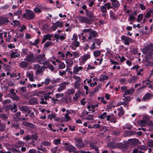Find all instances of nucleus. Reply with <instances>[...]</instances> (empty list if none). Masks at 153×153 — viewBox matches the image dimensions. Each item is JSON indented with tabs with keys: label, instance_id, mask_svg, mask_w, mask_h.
<instances>
[{
	"label": "nucleus",
	"instance_id": "1",
	"mask_svg": "<svg viewBox=\"0 0 153 153\" xmlns=\"http://www.w3.org/2000/svg\"><path fill=\"white\" fill-rule=\"evenodd\" d=\"M26 12L22 15V17L27 20L33 19L35 17L34 13L30 10H26Z\"/></svg>",
	"mask_w": 153,
	"mask_h": 153
},
{
	"label": "nucleus",
	"instance_id": "2",
	"mask_svg": "<svg viewBox=\"0 0 153 153\" xmlns=\"http://www.w3.org/2000/svg\"><path fill=\"white\" fill-rule=\"evenodd\" d=\"M91 58L90 53L85 54L81 56L79 59V63L80 65H82L84 64L86 61Z\"/></svg>",
	"mask_w": 153,
	"mask_h": 153
},
{
	"label": "nucleus",
	"instance_id": "3",
	"mask_svg": "<svg viewBox=\"0 0 153 153\" xmlns=\"http://www.w3.org/2000/svg\"><path fill=\"white\" fill-rule=\"evenodd\" d=\"M153 45L151 43L146 45L142 49V52L144 54H147L150 55L152 54V47Z\"/></svg>",
	"mask_w": 153,
	"mask_h": 153
},
{
	"label": "nucleus",
	"instance_id": "4",
	"mask_svg": "<svg viewBox=\"0 0 153 153\" xmlns=\"http://www.w3.org/2000/svg\"><path fill=\"white\" fill-rule=\"evenodd\" d=\"M78 20L79 22L82 23H86L88 24H90L92 23V20L88 18L82 16H78L77 17Z\"/></svg>",
	"mask_w": 153,
	"mask_h": 153
},
{
	"label": "nucleus",
	"instance_id": "5",
	"mask_svg": "<svg viewBox=\"0 0 153 153\" xmlns=\"http://www.w3.org/2000/svg\"><path fill=\"white\" fill-rule=\"evenodd\" d=\"M42 68H45V67L43 66L41 67L38 64L34 65L33 69L35 70V74L37 75H42L43 71Z\"/></svg>",
	"mask_w": 153,
	"mask_h": 153
},
{
	"label": "nucleus",
	"instance_id": "6",
	"mask_svg": "<svg viewBox=\"0 0 153 153\" xmlns=\"http://www.w3.org/2000/svg\"><path fill=\"white\" fill-rule=\"evenodd\" d=\"M46 59L45 54H39L36 56V62L41 64H42Z\"/></svg>",
	"mask_w": 153,
	"mask_h": 153
},
{
	"label": "nucleus",
	"instance_id": "7",
	"mask_svg": "<svg viewBox=\"0 0 153 153\" xmlns=\"http://www.w3.org/2000/svg\"><path fill=\"white\" fill-rule=\"evenodd\" d=\"M69 84L68 82H66L61 83L59 84V87L57 88L56 91L58 92H61L62 90H64L66 88V85H68Z\"/></svg>",
	"mask_w": 153,
	"mask_h": 153
},
{
	"label": "nucleus",
	"instance_id": "8",
	"mask_svg": "<svg viewBox=\"0 0 153 153\" xmlns=\"http://www.w3.org/2000/svg\"><path fill=\"white\" fill-rule=\"evenodd\" d=\"M121 39L123 41L124 44L126 45H128L130 43V42L132 40L131 38L124 35L121 36Z\"/></svg>",
	"mask_w": 153,
	"mask_h": 153
},
{
	"label": "nucleus",
	"instance_id": "9",
	"mask_svg": "<svg viewBox=\"0 0 153 153\" xmlns=\"http://www.w3.org/2000/svg\"><path fill=\"white\" fill-rule=\"evenodd\" d=\"M77 36L74 34L73 36V38L72 39L71 43L73 45L76 47H79V42L77 41Z\"/></svg>",
	"mask_w": 153,
	"mask_h": 153
},
{
	"label": "nucleus",
	"instance_id": "10",
	"mask_svg": "<svg viewBox=\"0 0 153 153\" xmlns=\"http://www.w3.org/2000/svg\"><path fill=\"white\" fill-rule=\"evenodd\" d=\"M89 36L88 37V40H91L93 38H95L97 36L98 33L97 32L94 30H92L88 34Z\"/></svg>",
	"mask_w": 153,
	"mask_h": 153
},
{
	"label": "nucleus",
	"instance_id": "11",
	"mask_svg": "<svg viewBox=\"0 0 153 153\" xmlns=\"http://www.w3.org/2000/svg\"><path fill=\"white\" fill-rule=\"evenodd\" d=\"M106 120L114 123L116 122V118L112 114L108 115L106 117Z\"/></svg>",
	"mask_w": 153,
	"mask_h": 153
},
{
	"label": "nucleus",
	"instance_id": "12",
	"mask_svg": "<svg viewBox=\"0 0 153 153\" xmlns=\"http://www.w3.org/2000/svg\"><path fill=\"white\" fill-rule=\"evenodd\" d=\"M26 60L28 62H34L35 61V58L33 53H31L27 56Z\"/></svg>",
	"mask_w": 153,
	"mask_h": 153
},
{
	"label": "nucleus",
	"instance_id": "13",
	"mask_svg": "<svg viewBox=\"0 0 153 153\" xmlns=\"http://www.w3.org/2000/svg\"><path fill=\"white\" fill-rule=\"evenodd\" d=\"M153 97V94L149 93L146 94L142 99V100L145 101L147 100L151 99Z\"/></svg>",
	"mask_w": 153,
	"mask_h": 153
},
{
	"label": "nucleus",
	"instance_id": "14",
	"mask_svg": "<svg viewBox=\"0 0 153 153\" xmlns=\"http://www.w3.org/2000/svg\"><path fill=\"white\" fill-rule=\"evenodd\" d=\"M42 8L41 5L40 4H37L33 9V11L36 13H39L42 12Z\"/></svg>",
	"mask_w": 153,
	"mask_h": 153
},
{
	"label": "nucleus",
	"instance_id": "15",
	"mask_svg": "<svg viewBox=\"0 0 153 153\" xmlns=\"http://www.w3.org/2000/svg\"><path fill=\"white\" fill-rule=\"evenodd\" d=\"M76 146L79 149H81L85 145L84 143L81 139H77L76 140Z\"/></svg>",
	"mask_w": 153,
	"mask_h": 153
},
{
	"label": "nucleus",
	"instance_id": "16",
	"mask_svg": "<svg viewBox=\"0 0 153 153\" xmlns=\"http://www.w3.org/2000/svg\"><path fill=\"white\" fill-rule=\"evenodd\" d=\"M44 38L42 41V43H44L47 40H51V38L53 37V36L52 34H47L43 36Z\"/></svg>",
	"mask_w": 153,
	"mask_h": 153
},
{
	"label": "nucleus",
	"instance_id": "17",
	"mask_svg": "<svg viewBox=\"0 0 153 153\" xmlns=\"http://www.w3.org/2000/svg\"><path fill=\"white\" fill-rule=\"evenodd\" d=\"M131 100V98L128 97H127L123 99L124 101L122 102H120L119 103L118 105H126Z\"/></svg>",
	"mask_w": 153,
	"mask_h": 153
},
{
	"label": "nucleus",
	"instance_id": "18",
	"mask_svg": "<svg viewBox=\"0 0 153 153\" xmlns=\"http://www.w3.org/2000/svg\"><path fill=\"white\" fill-rule=\"evenodd\" d=\"M8 18L5 17H0V26L3 24H6L9 22Z\"/></svg>",
	"mask_w": 153,
	"mask_h": 153
},
{
	"label": "nucleus",
	"instance_id": "19",
	"mask_svg": "<svg viewBox=\"0 0 153 153\" xmlns=\"http://www.w3.org/2000/svg\"><path fill=\"white\" fill-rule=\"evenodd\" d=\"M54 37L56 40L62 41L65 39L66 35H60L58 34H56L54 35Z\"/></svg>",
	"mask_w": 153,
	"mask_h": 153
},
{
	"label": "nucleus",
	"instance_id": "20",
	"mask_svg": "<svg viewBox=\"0 0 153 153\" xmlns=\"http://www.w3.org/2000/svg\"><path fill=\"white\" fill-rule=\"evenodd\" d=\"M82 68H83L82 66H74L73 68V73L77 74L80 71L82 70Z\"/></svg>",
	"mask_w": 153,
	"mask_h": 153
},
{
	"label": "nucleus",
	"instance_id": "21",
	"mask_svg": "<svg viewBox=\"0 0 153 153\" xmlns=\"http://www.w3.org/2000/svg\"><path fill=\"white\" fill-rule=\"evenodd\" d=\"M108 78V76L104 75H101L99 79V80L101 82H104L107 80Z\"/></svg>",
	"mask_w": 153,
	"mask_h": 153
},
{
	"label": "nucleus",
	"instance_id": "22",
	"mask_svg": "<svg viewBox=\"0 0 153 153\" xmlns=\"http://www.w3.org/2000/svg\"><path fill=\"white\" fill-rule=\"evenodd\" d=\"M117 110L118 111V115L119 117H120L124 114V111L122 107H120V108H118Z\"/></svg>",
	"mask_w": 153,
	"mask_h": 153
},
{
	"label": "nucleus",
	"instance_id": "23",
	"mask_svg": "<svg viewBox=\"0 0 153 153\" xmlns=\"http://www.w3.org/2000/svg\"><path fill=\"white\" fill-rule=\"evenodd\" d=\"M135 91V90L133 88H131L130 89L127 90L125 92V94L128 95L131 94L133 93Z\"/></svg>",
	"mask_w": 153,
	"mask_h": 153
},
{
	"label": "nucleus",
	"instance_id": "24",
	"mask_svg": "<svg viewBox=\"0 0 153 153\" xmlns=\"http://www.w3.org/2000/svg\"><path fill=\"white\" fill-rule=\"evenodd\" d=\"M11 25H13L14 27H19L20 25V24L19 22L17 20L13 21L11 23Z\"/></svg>",
	"mask_w": 153,
	"mask_h": 153
},
{
	"label": "nucleus",
	"instance_id": "25",
	"mask_svg": "<svg viewBox=\"0 0 153 153\" xmlns=\"http://www.w3.org/2000/svg\"><path fill=\"white\" fill-rule=\"evenodd\" d=\"M86 15L91 19L93 17V13L91 11L86 10Z\"/></svg>",
	"mask_w": 153,
	"mask_h": 153
},
{
	"label": "nucleus",
	"instance_id": "26",
	"mask_svg": "<svg viewBox=\"0 0 153 153\" xmlns=\"http://www.w3.org/2000/svg\"><path fill=\"white\" fill-rule=\"evenodd\" d=\"M113 6L116 8H118L120 6L119 2L117 0H115L111 2Z\"/></svg>",
	"mask_w": 153,
	"mask_h": 153
},
{
	"label": "nucleus",
	"instance_id": "27",
	"mask_svg": "<svg viewBox=\"0 0 153 153\" xmlns=\"http://www.w3.org/2000/svg\"><path fill=\"white\" fill-rule=\"evenodd\" d=\"M65 66L66 65L64 62H60L58 65V68L59 70L63 69L65 68Z\"/></svg>",
	"mask_w": 153,
	"mask_h": 153
},
{
	"label": "nucleus",
	"instance_id": "28",
	"mask_svg": "<svg viewBox=\"0 0 153 153\" xmlns=\"http://www.w3.org/2000/svg\"><path fill=\"white\" fill-rule=\"evenodd\" d=\"M28 65V64L27 62L22 61L20 62L19 64V66L22 68H24L27 67Z\"/></svg>",
	"mask_w": 153,
	"mask_h": 153
},
{
	"label": "nucleus",
	"instance_id": "29",
	"mask_svg": "<svg viewBox=\"0 0 153 153\" xmlns=\"http://www.w3.org/2000/svg\"><path fill=\"white\" fill-rule=\"evenodd\" d=\"M138 79V77L137 76H133L130 79V82H135L137 81Z\"/></svg>",
	"mask_w": 153,
	"mask_h": 153
},
{
	"label": "nucleus",
	"instance_id": "30",
	"mask_svg": "<svg viewBox=\"0 0 153 153\" xmlns=\"http://www.w3.org/2000/svg\"><path fill=\"white\" fill-rule=\"evenodd\" d=\"M90 147L91 148L94 149L96 151L97 153H99V151L97 146H95L93 143H91L90 144Z\"/></svg>",
	"mask_w": 153,
	"mask_h": 153
},
{
	"label": "nucleus",
	"instance_id": "31",
	"mask_svg": "<svg viewBox=\"0 0 153 153\" xmlns=\"http://www.w3.org/2000/svg\"><path fill=\"white\" fill-rule=\"evenodd\" d=\"M67 149L68 150V151L70 152L74 151L75 150H76V148L75 147L71 145L69 146L68 147Z\"/></svg>",
	"mask_w": 153,
	"mask_h": 153
},
{
	"label": "nucleus",
	"instance_id": "32",
	"mask_svg": "<svg viewBox=\"0 0 153 153\" xmlns=\"http://www.w3.org/2000/svg\"><path fill=\"white\" fill-rule=\"evenodd\" d=\"M116 146L115 143H110L107 145L108 147L112 149H114L116 148Z\"/></svg>",
	"mask_w": 153,
	"mask_h": 153
},
{
	"label": "nucleus",
	"instance_id": "33",
	"mask_svg": "<svg viewBox=\"0 0 153 153\" xmlns=\"http://www.w3.org/2000/svg\"><path fill=\"white\" fill-rule=\"evenodd\" d=\"M29 108L27 106H24L20 107L19 110L22 111L26 112Z\"/></svg>",
	"mask_w": 153,
	"mask_h": 153
},
{
	"label": "nucleus",
	"instance_id": "34",
	"mask_svg": "<svg viewBox=\"0 0 153 153\" xmlns=\"http://www.w3.org/2000/svg\"><path fill=\"white\" fill-rule=\"evenodd\" d=\"M137 148L139 149L144 151L148 149L147 146L142 145L138 146Z\"/></svg>",
	"mask_w": 153,
	"mask_h": 153
},
{
	"label": "nucleus",
	"instance_id": "35",
	"mask_svg": "<svg viewBox=\"0 0 153 153\" xmlns=\"http://www.w3.org/2000/svg\"><path fill=\"white\" fill-rule=\"evenodd\" d=\"M10 55L11 57L14 58L17 57L19 56V55L18 53L16 51L15 52L12 51L11 54Z\"/></svg>",
	"mask_w": 153,
	"mask_h": 153
},
{
	"label": "nucleus",
	"instance_id": "36",
	"mask_svg": "<svg viewBox=\"0 0 153 153\" xmlns=\"http://www.w3.org/2000/svg\"><path fill=\"white\" fill-rule=\"evenodd\" d=\"M51 82V79L48 77H47L45 79L44 83H45V84L46 85H49L50 82Z\"/></svg>",
	"mask_w": 153,
	"mask_h": 153
},
{
	"label": "nucleus",
	"instance_id": "37",
	"mask_svg": "<svg viewBox=\"0 0 153 153\" xmlns=\"http://www.w3.org/2000/svg\"><path fill=\"white\" fill-rule=\"evenodd\" d=\"M56 25L58 27L61 28L63 26V22H60L58 21L56 22Z\"/></svg>",
	"mask_w": 153,
	"mask_h": 153
},
{
	"label": "nucleus",
	"instance_id": "38",
	"mask_svg": "<svg viewBox=\"0 0 153 153\" xmlns=\"http://www.w3.org/2000/svg\"><path fill=\"white\" fill-rule=\"evenodd\" d=\"M10 97L13 100H17L19 99V97L16 95H10Z\"/></svg>",
	"mask_w": 153,
	"mask_h": 153
},
{
	"label": "nucleus",
	"instance_id": "39",
	"mask_svg": "<svg viewBox=\"0 0 153 153\" xmlns=\"http://www.w3.org/2000/svg\"><path fill=\"white\" fill-rule=\"evenodd\" d=\"M75 92L74 89L71 88L67 90V93L68 94H74Z\"/></svg>",
	"mask_w": 153,
	"mask_h": 153
},
{
	"label": "nucleus",
	"instance_id": "40",
	"mask_svg": "<svg viewBox=\"0 0 153 153\" xmlns=\"http://www.w3.org/2000/svg\"><path fill=\"white\" fill-rule=\"evenodd\" d=\"M84 119L89 120H93L94 119V116L93 115L89 114L87 117H85Z\"/></svg>",
	"mask_w": 153,
	"mask_h": 153
},
{
	"label": "nucleus",
	"instance_id": "41",
	"mask_svg": "<svg viewBox=\"0 0 153 153\" xmlns=\"http://www.w3.org/2000/svg\"><path fill=\"white\" fill-rule=\"evenodd\" d=\"M73 56V54L71 53L70 51H68L66 52L65 54L66 57L67 58H69L72 57Z\"/></svg>",
	"mask_w": 153,
	"mask_h": 153
},
{
	"label": "nucleus",
	"instance_id": "42",
	"mask_svg": "<svg viewBox=\"0 0 153 153\" xmlns=\"http://www.w3.org/2000/svg\"><path fill=\"white\" fill-rule=\"evenodd\" d=\"M143 18V14H140L138 16L137 18V21L138 22H140L142 20Z\"/></svg>",
	"mask_w": 153,
	"mask_h": 153
},
{
	"label": "nucleus",
	"instance_id": "43",
	"mask_svg": "<svg viewBox=\"0 0 153 153\" xmlns=\"http://www.w3.org/2000/svg\"><path fill=\"white\" fill-rule=\"evenodd\" d=\"M100 9L101 12L102 13H106L107 12L106 7L105 6H101L100 7Z\"/></svg>",
	"mask_w": 153,
	"mask_h": 153
},
{
	"label": "nucleus",
	"instance_id": "44",
	"mask_svg": "<svg viewBox=\"0 0 153 153\" xmlns=\"http://www.w3.org/2000/svg\"><path fill=\"white\" fill-rule=\"evenodd\" d=\"M39 39H36L34 42H30V44L32 45L36 46L39 43Z\"/></svg>",
	"mask_w": 153,
	"mask_h": 153
},
{
	"label": "nucleus",
	"instance_id": "45",
	"mask_svg": "<svg viewBox=\"0 0 153 153\" xmlns=\"http://www.w3.org/2000/svg\"><path fill=\"white\" fill-rule=\"evenodd\" d=\"M41 144L43 146H50L51 145V143L48 141H44L41 142Z\"/></svg>",
	"mask_w": 153,
	"mask_h": 153
},
{
	"label": "nucleus",
	"instance_id": "46",
	"mask_svg": "<svg viewBox=\"0 0 153 153\" xmlns=\"http://www.w3.org/2000/svg\"><path fill=\"white\" fill-rule=\"evenodd\" d=\"M106 114L107 113L106 112H104L102 114H101L99 116H98V117L101 119H103L106 117Z\"/></svg>",
	"mask_w": 153,
	"mask_h": 153
},
{
	"label": "nucleus",
	"instance_id": "47",
	"mask_svg": "<svg viewBox=\"0 0 153 153\" xmlns=\"http://www.w3.org/2000/svg\"><path fill=\"white\" fill-rule=\"evenodd\" d=\"M94 55L95 57L98 56L101 54V52L99 51H96L94 52Z\"/></svg>",
	"mask_w": 153,
	"mask_h": 153
},
{
	"label": "nucleus",
	"instance_id": "48",
	"mask_svg": "<svg viewBox=\"0 0 153 153\" xmlns=\"http://www.w3.org/2000/svg\"><path fill=\"white\" fill-rule=\"evenodd\" d=\"M74 87L75 88L79 89L80 86V84L78 82H75L74 83Z\"/></svg>",
	"mask_w": 153,
	"mask_h": 153
},
{
	"label": "nucleus",
	"instance_id": "49",
	"mask_svg": "<svg viewBox=\"0 0 153 153\" xmlns=\"http://www.w3.org/2000/svg\"><path fill=\"white\" fill-rule=\"evenodd\" d=\"M153 11L152 10H150L147 12L145 15V17L147 18H149L150 17L151 14L153 13Z\"/></svg>",
	"mask_w": 153,
	"mask_h": 153
},
{
	"label": "nucleus",
	"instance_id": "50",
	"mask_svg": "<svg viewBox=\"0 0 153 153\" xmlns=\"http://www.w3.org/2000/svg\"><path fill=\"white\" fill-rule=\"evenodd\" d=\"M132 142L134 144H139L140 143V142L138 139H134L132 140Z\"/></svg>",
	"mask_w": 153,
	"mask_h": 153
},
{
	"label": "nucleus",
	"instance_id": "51",
	"mask_svg": "<svg viewBox=\"0 0 153 153\" xmlns=\"http://www.w3.org/2000/svg\"><path fill=\"white\" fill-rule=\"evenodd\" d=\"M27 75L28 78L33 77V73L32 71L30 72H27Z\"/></svg>",
	"mask_w": 153,
	"mask_h": 153
},
{
	"label": "nucleus",
	"instance_id": "52",
	"mask_svg": "<svg viewBox=\"0 0 153 153\" xmlns=\"http://www.w3.org/2000/svg\"><path fill=\"white\" fill-rule=\"evenodd\" d=\"M65 119L64 121L65 122H67L71 119L70 117L69 116L68 114H66L65 115Z\"/></svg>",
	"mask_w": 153,
	"mask_h": 153
},
{
	"label": "nucleus",
	"instance_id": "53",
	"mask_svg": "<svg viewBox=\"0 0 153 153\" xmlns=\"http://www.w3.org/2000/svg\"><path fill=\"white\" fill-rule=\"evenodd\" d=\"M64 94L62 93L56 94V98H62Z\"/></svg>",
	"mask_w": 153,
	"mask_h": 153
},
{
	"label": "nucleus",
	"instance_id": "54",
	"mask_svg": "<svg viewBox=\"0 0 153 153\" xmlns=\"http://www.w3.org/2000/svg\"><path fill=\"white\" fill-rule=\"evenodd\" d=\"M16 108L17 106L16 105H14L13 107H11L10 106V109H11V111L13 112H15L17 111V109Z\"/></svg>",
	"mask_w": 153,
	"mask_h": 153
},
{
	"label": "nucleus",
	"instance_id": "55",
	"mask_svg": "<svg viewBox=\"0 0 153 153\" xmlns=\"http://www.w3.org/2000/svg\"><path fill=\"white\" fill-rule=\"evenodd\" d=\"M53 43L51 41H47L45 44L44 46L45 47H48L49 46L52 45Z\"/></svg>",
	"mask_w": 153,
	"mask_h": 153
},
{
	"label": "nucleus",
	"instance_id": "56",
	"mask_svg": "<svg viewBox=\"0 0 153 153\" xmlns=\"http://www.w3.org/2000/svg\"><path fill=\"white\" fill-rule=\"evenodd\" d=\"M58 54L60 56L59 57L60 58H63L65 56L64 53H62L61 51H59L58 52Z\"/></svg>",
	"mask_w": 153,
	"mask_h": 153
},
{
	"label": "nucleus",
	"instance_id": "57",
	"mask_svg": "<svg viewBox=\"0 0 153 153\" xmlns=\"http://www.w3.org/2000/svg\"><path fill=\"white\" fill-rule=\"evenodd\" d=\"M88 113V111L84 110L82 113V115L80 116V117L81 118H83L84 117L87 116Z\"/></svg>",
	"mask_w": 153,
	"mask_h": 153
},
{
	"label": "nucleus",
	"instance_id": "58",
	"mask_svg": "<svg viewBox=\"0 0 153 153\" xmlns=\"http://www.w3.org/2000/svg\"><path fill=\"white\" fill-rule=\"evenodd\" d=\"M30 102L32 104H36L37 103V100L35 98H33L30 100Z\"/></svg>",
	"mask_w": 153,
	"mask_h": 153
},
{
	"label": "nucleus",
	"instance_id": "59",
	"mask_svg": "<svg viewBox=\"0 0 153 153\" xmlns=\"http://www.w3.org/2000/svg\"><path fill=\"white\" fill-rule=\"evenodd\" d=\"M23 144V143L20 141H18L17 143L15 144V146L17 148H19Z\"/></svg>",
	"mask_w": 153,
	"mask_h": 153
},
{
	"label": "nucleus",
	"instance_id": "60",
	"mask_svg": "<svg viewBox=\"0 0 153 153\" xmlns=\"http://www.w3.org/2000/svg\"><path fill=\"white\" fill-rule=\"evenodd\" d=\"M73 55L75 58H77L79 57L80 55L79 53L76 52H73Z\"/></svg>",
	"mask_w": 153,
	"mask_h": 153
},
{
	"label": "nucleus",
	"instance_id": "61",
	"mask_svg": "<svg viewBox=\"0 0 153 153\" xmlns=\"http://www.w3.org/2000/svg\"><path fill=\"white\" fill-rule=\"evenodd\" d=\"M110 16L111 18L114 19H116V18L115 13L112 12H110Z\"/></svg>",
	"mask_w": 153,
	"mask_h": 153
},
{
	"label": "nucleus",
	"instance_id": "62",
	"mask_svg": "<svg viewBox=\"0 0 153 153\" xmlns=\"http://www.w3.org/2000/svg\"><path fill=\"white\" fill-rule=\"evenodd\" d=\"M75 96L73 97V100L74 101H76L78 100L79 96V94H75Z\"/></svg>",
	"mask_w": 153,
	"mask_h": 153
},
{
	"label": "nucleus",
	"instance_id": "63",
	"mask_svg": "<svg viewBox=\"0 0 153 153\" xmlns=\"http://www.w3.org/2000/svg\"><path fill=\"white\" fill-rule=\"evenodd\" d=\"M56 116V115L54 113H51L50 114L48 115V118H50L51 120L54 118Z\"/></svg>",
	"mask_w": 153,
	"mask_h": 153
},
{
	"label": "nucleus",
	"instance_id": "64",
	"mask_svg": "<svg viewBox=\"0 0 153 153\" xmlns=\"http://www.w3.org/2000/svg\"><path fill=\"white\" fill-rule=\"evenodd\" d=\"M22 13V11L21 10H18L16 12H15L14 13V14L16 16H19L21 15Z\"/></svg>",
	"mask_w": 153,
	"mask_h": 153
}]
</instances>
